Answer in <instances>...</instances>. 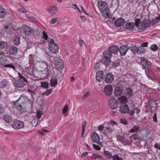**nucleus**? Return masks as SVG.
Listing matches in <instances>:
<instances>
[{"label": "nucleus", "mask_w": 160, "mask_h": 160, "mask_svg": "<svg viewBox=\"0 0 160 160\" xmlns=\"http://www.w3.org/2000/svg\"><path fill=\"white\" fill-rule=\"evenodd\" d=\"M34 100H31L28 97L23 94L20 95L16 101L12 102V106L14 108L22 112H26L30 107H33Z\"/></svg>", "instance_id": "f257e3e1"}, {"label": "nucleus", "mask_w": 160, "mask_h": 160, "mask_svg": "<svg viewBox=\"0 0 160 160\" xmlns=\"http://www.w3.org/2000/svg\"><path fill=\"white\" fill-rule=\"evenodd\" d=\"M98 4L99 9L102 12V16L105 18L104 21L109 25L110 24V11L107 3L100 1L98 2Z\"/></svg>", "instance_id": "f03ea898"}, {"label": "nucleus", "mask_w": 160, "mask_h": 160, "mask_svg": "<svg viewBox=\"0 0 160 160\" xmlns=\"http://www.w3.org/2000/svg\"><path fill=\"white\" fill-rule=\"evenodd\" d=\"M103 58L101 60V62L106 67L105 71H109L110 69V47L108 48V50L103 52Z\"/></svg>", "instance_id": "7ed1b4c3"}, {"label": "nucleus", "mask_w": 160, "mask_h": 160, "mask_svg": "<svg viewBox=\"0 0 160 160\" xmlns=\"http://www.w3.org/2000/svg\"><path fill=\"white\" fill-rule=\"evenodd\" d=\"M48 42L49 48L51 52L53 53H57L58 52V45L54 43V40L49 38Z\"/></svg>", "instance_id": "20e7f679"}, {"label": "nucleus", "mask_w": 160, "mask_h": 160, "mask_svg": "<svg viewBox=\"0 0 160 160\" xmlns=\"http://www.w3.org/2000/svg\"><path fill=\"white\" fill-rule=\"evenodd\" d=\"M130 49L134 54H141L146 52V50L144 48L136 46L130 47Z\"/></svg>", "instance_id": "39448f33"}, {"label": "nucleus", "mask_w": 160, "mask_h": 160, "mask_svg": "<svg viewBox=\"0 0 160 160\" xmlns=\"http://www.w3.org/2000/svg\"><path fill=\"white\" fill-rule=\"evenodd\" d=\"M48 65L47 63L44 62L39 64L38 67L37 68H34V72H42L46 69H47Z\"/></svg>", "instance_id": "423d86ee"}, {"label": "nucleus", "mask_w": 160, "mask_h": 160, "mask_svg": "<svg viewBox=\"0 0 160 160\" xmlns=\"http://www.w3.org/2000/svg\"><path fill=\"white\" fill-rule=\"evenodd\" d=\"M55 60V65L56 69L58 70L63 69L64 68V64L62 60L57 58Z\"/></svg>", "instance_id": "0eeeda50"}, {"label": "nucleus", "mask_w": 160, "mask_h": 160, "mask_svg": "<svg viewBox=\"0 0 160 160\" xmlns=\"http://www.w3.org/2000/svg\"><path fill=\"white\" fill-rule=\"evenodd\" d=\"M12 126L14 129H20L24 127V122L22 121L18 120L13 123Z\"/></svg>", "instance_id": "6e6552de"}, {"label": "nucleus", "mask_w": 160, "mask_h": 160, "mask_svg": "<svg viewBox=\"0 0 160 160\" xmlns=\"http://www.w3.org/2000/svg\"><path fill=\"white\" fill-rule=\"evenodd\" d=\"M22 31L25 35L28 36H30L34 32L33 29L26 25L23 27Z\"/></svg>", "instance_id": "1a4fd4ad"}, {"label": "nucleus", "mask_w": 160, "mask_h": 160, "mask_svg": "<svg viewBox=\"0 0 160 160\" xmlns=\"http://www.w3.org/2000/svg\"><path fill=\"white\" fill-rule=\"evenodd\" d=\"M14 86L16 88H22L24 87L27 84L23 81L18 79L13 82Z\"/></svg>", "instance_id": "9d476101"}, {"label": "nucleus", "mask_w": 160, "mask_h": 160, "mask_svg": "<svg viewBox=\"0 0 160 160\" xmlns=\"http://www.w3.org/2000/svg\"><path fill=\"white\" fill-rule=\"evenodd\" d=\"M120 110L122 113L125 114L128 113L129 109L128 105L127 103L122 104L121 105Z\"/></svg>", "instance_id": "9b49d317"}, {"label": "nucleus", "mask_w": 160, "mask_h": 160, "mask_svg": "<svg viewBox=\"0 0 160 160\" xmlns=\"http://www.w3.org/2000/svg\"><path fill=\"white\" fill-rule=\"evenodd\" d=\"M123 94L125 95L128 99L132 97L133 95L132 90L130 88H127L124 91Z\"/></svg>", "instance_id": "f8f14e48"}, {"label": "nucleus", "mask_w": 160, "mask_h": 160, "mask_svg": "<svg viewBox=\"0 0 160 160\" xmlns=\"http://www.w3.org/2000/svg\"><path fill=\"white\" fill-rule=\"evenodd\" d=\"M139 29L140 30H143L148 27L149 26L148 21L147 20H144L140 23Z\"/></svg>", "instance_id": "ddd939ff"}, {"label": "nucleus", "mask_w": 160, "mask_h": 160, "mask_svg": "<svg viewBox=\"0 0 160 160\" xmlns=\"http://www.w3.org/2000/svg\"><path fill=\"white\" fill-rule=\"evenodd\" d=\"M96 80L98 82L102 81L104 79L103 72L101 71H98L96 73Z\"/></svg>", "instance_id": "4468645a"}, {"label": "nucleus", "mask_w": 160, "mask_h": 160, "mask_svg": "<svg viewBox=\"0 0 160 160\" xmlns=\"http://www.w3.org/2000/svg\"><path fill=\"white\" fill-rule=\"evenodd\" d=\"M129 49L128 47L124 45H122L120 47V48L119 51L121 56H124L126 54Z\"/></svg>", "instance_id": "2eb2a0df"}, {"label": "nucleus", "mask_w": 160, "mask_h": 160, "mask_svg": "<svg viewBox=\"0 0 160 160\" xmlns=\"http://www.w3.org/2000/svg\"><path fill=\"white\" fill-rule=\"evenodd\" d=\"M118 102L117 100L113 98H111V109H115L118 108Z\"/></svg>", "instance_id": "dca6fc26"}, {"label": "nucleus", "mask_w": 160, "mask_h": 160, "mask_svg": "<svg viewBox=\"0 0 160 160\" xmlns=\"http://www.w3.org/2000/svg\"><path fill=\"white\" fill-rule=\"evenodd\" d=\"M47 10L50 14L53 15L55 14L58 11V8L56 6H53L48 8Z\"/></svg>", "instance_id": "f3484780"}, {"label": "nucleus", "mask_w": 160, "mask_h": 160, "mask_svg": "<svg viewBox=\"0 0 160 160\" xmlns=\"http://www.w3.org/2000/svg\"><path fill=\"white\" fill-rule=\"evenodd\" d=\"M147 60L145 59H141L140 64L142 66V68L144 69H148L149 68V66L147 64Z\"/></svg>", "instance_id": "a211bd4d"}, {"label": "nucleus", "mask_w": 160, "mask_h": 160, "mask_svg": "<svg viewBox=\"0 0 160 160\" xmlns=\"http://www.w3.org/2000/svg\"><path fill=\"white\" fill-rule=\"evenodd\" d=\"M3 118L5 121L8 123H11L12 121V117L8 114H5L3 116Z\"/></svg>", "instance_id": "6ab92c4d"}, {"label": "nucleus", "mask_w": 160, "mask_h": 160, "mask_svg": "<svg viewBox=\"0 0 160 160\" xmlns=\"http://www.w3.org/2000/svg\"><path fill=\"white\" fill-rule=\"evenodd\" d=\"M91 138L93 142L97 143L99 141V136L96 132H93L92 134L91 135Z\"/></svg>", "instance_id": "aec40b11"}, {"label": "nucleus", "mask_w": 160, "mask_h": 160, "mask_svg": "<svg viewBox=\"0 0 160 160\" xmlns=\"http://www.w3.org/2000/svg\"><path fill=\"white\" fill-rule=\"evenodd\" d=\"M18 76L19 77V79H18L22 81H23L24 82H25L27 84H28V81L27 80V77L26 76L23 74H21L19 72L18 73Z\"/></svg>", "instance_id": "412c9836"}, {"label": "nucleus", "mask_w": 160, "mask_h": 160, "mask_svg": "<svg viewBox=\"0 0 160 160\" xmlns=\"http://www.w3.org/2000/svg\"><path fill=\"white\" fill-rule=\"evenodd\" d=\"M18 51V48L14 46H12L9 48V52L12 55L16 54Z\"/></svg>", "instance_id": "4be33fe9"}, {"label": "nucleus", "mask_w": 160, "mask_h": 160, "mask_svg": "<svg viewBox=\"0 0 160 160\" xmlns=\"http://www.w3.org/2000/svg\"><path fill=\"white\" fill-rule=\"evenodd\" d=\"M135 24L132 22H127L126 24V28L128 30H132L134 27Z\"/></svg>", "instance_id": "5701e85b"}, {"label": "nucleus", "mask_w": 160, "mask_h": 160, "mask_svg": "<svg viewBox=\"0 0 160 160\" xmlns=\"http://www.w3.org/2000/svg\"><path fill=\"white\" fill-rule=\"evenodd\" d=\"M50 81V85L52 87H55L58 84L57 79L55 77H52Z\"/></svg>", "instance_id": "b1692460"}, {"label": "nucleus", "mask_w": 160, "mask_h": 160, "mask_svg": "<svg viewBox=\"0 0 160 160\" xmlns=\"http://www.w3.org/2000/svg\"><path fill=\"white\" fill-rule=\"evenodd\" d=\"M124 20L122 18H119L116 20L115 22V25L119 27L122 26L124 23Z\"/></svg>", "instance_id": "393cba45"}, {"label": "nucleus", "mask_w": 160, "mask_h": 160, "mask_svg": "<svg viewBox=\"0 0 160 160\" xmlns=\"http://www.w3.org/2000/svg\"><path fill=\"white\" fill-rule=\"evenodd\" d=\"M14 45H18L20 43V37L18 35L14 36L12 39Z\"/></svg>", "instance_id": "a878e982"}, {"label": "nucleus", "mask_w": 160, "mask_h": 160, "mask_svg": "<svg viewBox=\"0 0 160 160\" xmlns=\"http://www.w3.org/2000/svg\"><path fill=\"white\" fill-rule=\"evenodd\" d=\"M119 49L116 45H113L111 46V53L114 54H117L119 51Z\"/></svg>", "instance_id": "bb28decb"}, {"label": "nucleus", "mask_w": 160, "mask_h": 160, "mask_svg": "<svg viewBox=\"0 0 160 160\" xmlns=\"http://www.w3.org/2000/svg\"><path fill=\"white\" fill-rule=\"evenodd\" d=\"M103 92L105 95L110 96V85H106L103 88Z\"/></svg>", "instance_id": "cd10ccee"}, {"label": "nucleus", "mask_w": 160, "mask_h": 160, "mask_svg": "<svg viewBox=\"0 0 160 160\" xmlns=\"http://www.w3.org/2000/svg\"><path fill=\"white\" fill-rule=\"evenodd\" d=\"M126 82V81H122L118 83L116 85V88H119L123 91L124 88L125 87Z\"/></svg>", "instance_id": "c85d7f7f"}, {"label": "nucleus", "mask_w": 160, "mask_h": 160, "mask_svg": "<svg viewBox=\"0 0 160 160\" xmlns=\"http://www.w3.org/2000/svg\"><path fill=\"white\" fill-rule=\"evenodd\" d=\"M118 101L119 103L123 104L124 103H126V102L128 101V99L126 97L124 96H122L118 98Z\"/></svg>", "instance_id": "c756f323"}, {"label": "nucleus", "mask_w": 160, "mask_h": 160, "mask_svg": "<svg viewBox=\"0 0 160 160\" xmlns=\"http://www.w3.org/2000/svg\"><path fill=\"white\" fill-rule=\"evenodd\" d=\"M6 15V10L1 7H0V18H2L4 17Z\"/></svg>", "instance_id": "7c9ffc66"}, {"label": "nucleus", "mask_w": 160, "mask_h": 160, "mask_svg": "<svg viewBox=\"0 0 160 160\" xmlns=\"http://www.w3.org/2000/svg\"><path fill=\"white\" fill-rule=\"evenodd\" d=\"M123 90H121L118 88H116L114 91V94L116 96L121 95L122 92Z\"/></svg>", "instance_id": "2f4dec72"}, {"label": "nucleus", "mask_w": 160, "mask_h": 160, "mask_svg": "<svg viewBox=\"0 0 160 160\" xmlns=\"http://www.w3.org/2000/svg\"><path fill=\"white\" fill-rule=\"evenodd\" d=\"M109 128V126L105 127L103 132V133L104 135H106V137H107L108 138H109L108 137L109 136L110 134Z\"/></svg>", "instance_id": "473e14b6"}, {"label": "nucleus", "mask_w": 160, "mask_h": 160, "mask_svg": "<svg viewBox=\"0 0 160 160\" xmlns=\"http://www.w3.org/2000/svg\"><path fill=\"white\" fill-rule=\"evenodd\" d=\"M87 122L86 121H84L82 124V134L81 135V138H82L84 133L85 131V127L86 125Z\"/></svg>", "instance_id": "72a5a7b5"}, {"label": "nucleus", "mask_w": 160, "mask_h": 160, "mask_svg": "<svg viewBox=\"0 0 160 160\" xmlns=\"http://www.w3.org/2000/svg\"><path fill=\"white\" fill-rule=\"evenodd\" d=\"M139 127L138 126H135L130 130V132L132 133L136 132L139 130Z\"/></svg>", "instance_id": "f704fd0d"}, {"label": "nucleus", "mask_w": 160, "mask_h": 160, "mask_svg": "<svg viewBox=\"0 0 160 160\" xmlns=\"http://www.w3.org/2000/svg\"><path fill=\"white\" fill-rule=\"evenodd\" d=\"M150 49L152 51H156L158 49V46L156 44H153L151 46Z\"/></svg>", "instance_id": "c9c22d12"}, {"label": "nucleus", "mask_w": 160, "mask_h": 160, "mask_svg": "<svg viewBox=\"0 0 160 160\" xmlns=\"http://www.w3.org/2000/svg\"><path fill=\"white\" fill-rule=\"evenodd\" d=\"M105 82L108 83L110 82V72H108L107 73L105 78Z\"/></svg>", "instance_id": "e433bc0d"}, {"label": "nucleus", "mask_w": 160, "mask_h": 160, "mask_svg": "<svg viewBox=\"0 0 160 160\" xmlns=\"http://www.w3.org/2000/svg\"><path fill=\"white\" fill-rule=\"evenodd\" d=\"M109 125V123L108 122L107 123H104V125H99V127L98 128V130L100 132L102 131L104 129V128H105V126L106 125Z\"/></svg>", "instance_id": "4c0bfd02"}, {"label": "nucleus", "mask_w": 160, "mask_h": 160, "mask_svg": "<svg viewBox=\"0 0 160 160\" xmlns=\"http://www.w3.org/2000/svg\"><path fill=\"white\" fill-rule=\"evenodd\" d=\"M8 45V43L7 42L1 41L0 42V48L3 49L6 48Z\"/></svg>", "instance_id": "58836bf2"}, {"label": "nucleus", "mask_w": 160, "mask_h": 160, "mask_svg": "<svg viewBox=\"0 0 160 160\" xmlns=\"http://www.w3.org/2000/svg\"><path fill=\"white\" fill-rule=\"evenodd\" d=\"M92 157L97 160H102V158L101 157L98 156L97 155L95 154H92Z\"/></svg>", "instance_id": "ea45409f"}, {"label": "nucleus", "mask_w": 160, "mask_h": 160, "mask_svg": "<svg viewBox=\"0 0 160 160\" xmlns=\"http://www.w3.org/2000/svg\"><path fill=\"white\" fill-rule=\"evenodd\" d=\"M41 86L43 88H47L48 87L49 83L46 82H41Z\"/></svg>", "instance_id": "a19ab883"}, {"label": "nucleus", "mask_w": 160, "mask_h": 160, "mask_svg": "<svg viewBox=\"0 0 160 160\" xmlns=\"http://www.w3.org/2000/svg\"><path fill=\"white\" fill-rule=\"evenodd\" d=\"M3 67L6 68H12L14 70H15V67L13 65H12L11 64H7L4 65H3Z\"/></svg>", "instance_id": "79ce46f5"}, {"label": "nucleus", "mask_w": 160, "mask_h": 160, "mask_svg": "<svg viewBox=\"0 0 160 160\" xmlns=\"http://www.w3.org/2000/svg\"><path fill=\"white\" fill-rule=\"evenodd\" d=\"M120 65V63L118 61H115L114 62H112V66L113 68H116V67L119 66Z\"/></svg>", "instance_id": "37998d69"}, {"label": "nucleus", "mask_w": 160, "mask_h": 160, "mask_svg": "<svg viewBox=\"0 0 160 160\" xmlns=\"http://www.w3.org/2000/svg\"><path fill=\"white\" fill-rule=\"evenodd\" d=\"M7 80L6 79H3L1 82V88H2L6 86Z\"/></svg>", "instance_id": "c03bdc74"}, {"label": "nucleus", "mask_w": 160, "mask_h": 160, "mask_svg": "<svg viewBox=\"0 0 160 160\" xmlns=\"http://www.w3.org/2000/svg\"><path fill=\"white\" fill-rule=\"evenodd\" d=\"M52 90H53L52 89H47L45 92L43 93V95H47L48 96L52 93Z\"/></svg>", "instance_id": "a18cd8bd"}, {"label": "nucleus", "mask_w": 160, "mask_h": 160, "mask_svg": "<svg viewBox=\"0 0 160 160\" xmlns=\"http://www.w3.org/2000/svg\"><path fill=\"white\" fill-rule=\"evenodd\" d=\"M11 27V26L10 24H8L5 26L4 27V29H5V31L6 32H8L10 31V27Z\"/></svg>", "instance_id": "49530a36"}, {"label": "nucleus", "mask_w": 160, "mask_h": 160, "mask_svg": "<svg viewBox=\"0 0 160 160\" xmlns=\"http://www.w3.org/2000/svg\"><path fill=\"white\" fill-rule=\"evenodd\" d=\"M43 114V113L42 111H38L37 113V116L38 119H39L41 118L42 115Z\"/></svg>", "instance_id": "de8ad7c7"}, {"label": "nucleus", "mask_w": 160, "mask_h": 160, "mask_svg": "<svg viewBox=\"0 0 160 160\" xmlns=\"http://www.w3.org/2000/svg\"><path fill=\"white\" fill-rule=\"evenodd\" d=\"M140 21V19L138 18L136 20L135 22V26L137 28H139V29L140 26V25H139Z\"/></svg>", "instance_id": "09e8293b"}, {"label": "nucleus", "mask_w": 160, "mask_h": 160, "mask_svg": "<svg viewBox=\"0 0 160 160\" xmlns=\"http://www.w3.org/2000/svg\"><path fill=\"white\" fill-rule=\"evenodd\" d=\"M111 158H112L113 160H122V158H120L117 155H115L112 157H111Z\"/></svg>", "instance_id": "8fccbe9b"}, {"label": "nucleus", "mask_w": 160, "mask_h": 160, "mask_svg": "<svg viewBox=\"0 0 160 160\" xmlns=\"http://www.w3.org/2000/svg\"><path fill=\"white\" fill-rule=\"evenodd\" d=\"M120 122L124 125H127L128 124L127 120L125 118H122L120 120Z\"/></svg>", "instance_id": "3c124183"}, {"label": "nucleus", "mask_w": 160, "mask_h": 160, "mask_svg": "<svg viewBox=\"0 0 160 160\" xmlns=\"http://www.w3.org/2000/svg\"><path fill=\"white\" fill-rule=\"evenodd\" d=\"M27 92H29L31 94V95L32 98H33V99H34L33 95L35 94V92L34 91H32L29 89H28Z\"/></svg>", "instance_id": "603ef678"}, {"label": "nucleus", "mask_w": 160, "mask_h": 160, "mask_svg": "<svg viewBox=\"0 0 160 160\" xmlns=\"http://www.w3.org/2000/svg\"><path fill=\"white\" fill-rule=\"evenodd\" d=\"M68 108V105H66L65 106L63 107L62 110V112L63 114H65L67 112Z\"/></svg>", "instance_id": "864d4df0"}, {"label": "nucleus", "mask_w": 160, "mask_h": 160, "mask_svg": "<svg viewBox=\"0 0 160 160\" xmlns=\"http://www.w3.org/2000/svg\"><path fill=\"white\" fill-rule=\"evenodd\" d=\"M104 153L106 157L108 158H110V153L108 151L104 150Z\"/></svg>", "instance_id": "5fc2aeb1"}, {"label": "nucleus", "mask_w": 160, "mask_h": 160, "mask_svg": "<svg viewBox=\"0 0 160 160\" xmlns=\"http://www.w3.org/2000/svg\"><path fill=\"white\" fill-rule=\"evenodd\" d=\"M100 63L99 62H97L95 65L94 69L96 70L99 69Z\"/></svg>", "instance_id": "6e6d98bb"}, {"label": "nucleus", "mask_w": 160, "mask_h": 160, "mask_svg": "<svg viewBox=\"0 0 160 160\" xmlns=\"http://www.w3.org/2000/svg\"><path fill=\"white\" fill-rule=\"evenodd\" d=\"M154 147L157 150H160V143L158 144L157 143H156L154 144Z\"/></svg>", "instance_id": "4d7b16f0"}, {"label": "nucleus", "mask_w": 160, "mask_h": 160, "mask_svg": "<svg viewBox=\"0 0 160 160\" xmlns=\"http://www.w3.org/2000/svg\"><path fill=\"white\" fill-rule=\"evenodd\" d=\"M153 120L155 122H158L156 112H155L154 114L153 117Z\"/></svg>", "instance_id": "13d9d810"}, {"label": "nucleus", "mask_w": 160, "mask_h": 160, "mask_svg": "<svg viewBox=\"0 0 160 160\" xmlns=\"http://www.w3.org/2000/svg\"><path fill=\"white\" fill-rule=\"evenodd\" d=\"M18 11L20 12L23 13H26L28 12L27 11L24 9H23L22 8H20L18 9Z\"/></svg>", "instance_id": "bf43d9fd"}, {"label": "nucleus", "mask_w": 160, "mask_h": 160, "mask_svg": "<svg viewBox=\"0 0 160 160\" xmlns=\"http://www.w3.org/2000/svg\"><path fill=\"white\" fill-rule=\"evenodd\" d=\"M93 148L96 150H100V147L98 146V145L95 144H92Z\"/></svg>", "instance_id": "052dcab7"}, {"label": "nucleus", "mask_w": 160, "mask_h": 160, "mask_svg": "<svg viewBox=\"0 0 160 160\" xmlns=\"http://www.w3.org/2000/svg\"><path fill=\"white\" fill-rule=\"evenodd\" d=\"M58 21L57 18H54L52 19L50 21V23L51 24H53L56 22Z\"/></svg>", "instance_id": "680f3d73"}, {"label": "nucleus", "mask_w": 160, "mask_h": 160, "mask_svg": "<svg viewBox=\"0 0 160 160\" xmlns=\"http://www.w3.org/2000/svg\"><path fill=\"white\" fill-rule=\"evenodd\" d=\"M43 37L45 40H47L48 39V35L45 32H43Z\"/></svg>", "instance_id": "e2e57ef3"}, {"label": "nucleus", "mask_w": 160, "mask_h": 160, "mask_svg": "<svg viewBox=\"0 0 160 160\" xmlns=\"http://www.w3.org/2000/svg\"><path fill=\"white\" fill-rule=\"evenodd\" d=\"M148 43L147 42H144L141 44V47H142L143 48L144 47H147L148 46Z\"/></svg>", "instance_id": "0e129e2a"}, {"label": "nucleus", "mask_w": 160, "mask_h": 160, "mask_svg": "<svg viewBox=\"0 0 160 160\" xmlns=\"http://www.w3.org/2000/svg\"><path fill=\"white\" fill-rule=\"evenodd\" d=\"M89 96V93L88 92L85 93L83 95V98L84 99L86 98Z\"/></svg>", "instance_id": "69168bd1"}, {"label": "nucleus", "mask_w": 160, "mask_h": 160, "mask_svg": "<svg viewBox=\"0 0 160 160\" xmlns=\"http://www.w3.org/2000/svg\"><path fill=\"white\" fill-rule=\"evenodd\" d=\"M135 113L134 110H131L130 111H129L128 113H127L130 116H133Z\"/></svg>", "instance_id": "338daca9"}, {"label": "nucleus", "mask_w": 160, "mask_h": 160, "mask_svg": "<svg viewBox=\"0 0 160 160\" xmlns=\"http://www.w3.org/2000/svg\"><path fill=\"white\" fill-rule=\"evenodd\" d=\"M134 111H135V112L137 114H138L140 112V110L138 108H136L134 109Z\"/></svg>", "instance_id": "774afa93"}]
</instances>
